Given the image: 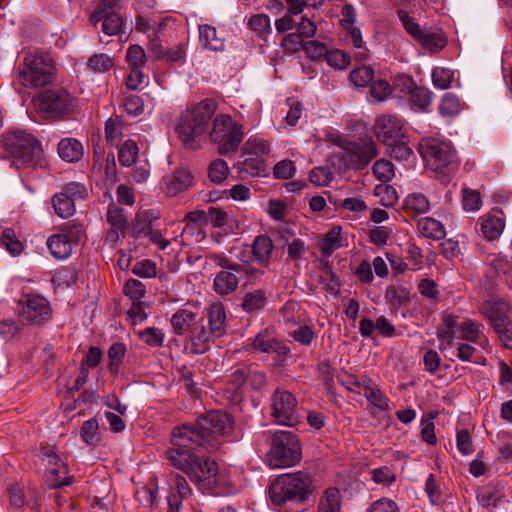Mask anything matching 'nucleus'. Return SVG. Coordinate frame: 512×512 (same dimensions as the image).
<instances>
[{"mask_svg": "<svg viewBox=\"0 0 512 512\" xmlns=\"http://www.w3.org/2000/svg\"><path fill=\"white\" fill-rule=\"evenodd\" d=\"M209 329L218 338L226 333V311L222 303H212L205 311Z\"/></svg>", "mask_w": 512, "mask_h": 512, "instance_id": "obj_23", "label": "nucleus"}, {"mask_svg": "<svg viewBox=\"0 0 512 512\" xmlns=\"http://www.w3.org/2000/svg\"><path fill=\"white\" fill-rule=\"evenodd\" d=\"M67 467H51L45 473V483L51 489L68 486L71 484L72 477L68 476Z\"/></svg>", "mask_w": 512, "mask_h": 512, "instance_id": "obj_29", "label": "nucleus"}, {"mask_svg": "<svg viewBox=\"0 0 512 512\" xmlns=\"http://www.w3.org/2000/svg\"><path fill=\"white\" fill-rule=\"evenodd\" d=\"M341 493L337 488H328L320 497L317 512H340Z\"/></svg>", "mask_w": 512, "mask_h": 512, "instance_id": "obj_28", "label": "nucleus"}, {"mask_svg": "<svg viewBox=\"0 0 512 512\" xmlns=\"http://www.w3.org/2000/svg\"><path fill=\"white\" fill-rule=\"evenodd\" d=\"M57 194L58 195H65L69 199H71L72 202L75 203L76 200H83V199L86 198V196H87V189L82 184H79V183H76V182H71V183L66 184L62 188V191L57 193Z\"/></svg>", "mask_w": 512, "mask_h": 512, "instance_id": "obj_55", "label": "nucleus"}, {"mask_svg": "<svg viewBox=\"0 0 512 512\" xmlns=\"http://www.w3.org/2000/svg\"><path fill=\"white\" fill-rule=\"evenodd\" d=\"M511 311L512 304L503 298L487 299L479 307V312L489 321L493 330L511 320Z\"/></svg>", "mask_w": 512, "mask_h": 512, "instance_id": "obj_18", "label": "nucleus"}, {"mask_svg": "<svg viewBox=\"0 0 512 512\" xmlns=\"http://www.w3.org/2000/svg\"><path fill=\"white\" fill-rule=\"evenodd\" d=\"M126 354V346L123 343L116 342L108 350V370L111 374L116 375L119 372L120 365Z\"/></svg>", "mask_w": 512, "mask_h": 512, "instance_id": "obj_37", "label": "nucleus"}, {"mask_svg": "<svg viewBox=\"0 0 512 512\" xmlns=\"http://www.w3.org/2000/svg\"><path fill=\"white\" fill-rule=\"evenodd\" d=\"M120 9V0H100L89 21L94 27L102 21L103 33L108 36L117 35L124 32V20L118 13Z\"/></svg>", "mask_w": 512, "mask_h": 512, "instance_id": "obj_15", "label": "nucleus"}, {"mask_svg": "<svg viewBox=\"0 0 512 512\" xmlns=\"http://www.w3.org/2000/svg\"><path fill=\"white\" fill-rule=\"evenodd\" d=\"M58 154L64 161L77 162L83 156V146L74 138H65L58 143Z\"/></svg>", "mask_w": 512, "mask_h": 512, "instance_id": "obj_26", "label": "nucleus"}, {"mask_svg": "<svg viewBox=\"0 0 512 512\" xmlns=\"http://www.w3.org/2000/svg\"><path fill=\"white\" fill-rule=\"evenodd\" d=\"M247 383L251 389L260 392L267 385V375L264 371L248 366Z\"/></svg>", "mask_w": 512, "mask_h": 512, "instance_id": "obj_58", "label": "nucleus"}, {"mask_svg": "<svg viewBox=\"0 0 512 512\" xmlns=\"http://www.w3.org/2000/svg\"><path fill=\"white\" fill-rule=\"evenodd\" d=\"M461 111V103L459 98L452 94L446 93L442 97L439 105V112L444 117L456 116Z\"/></svg>", "mask_w": 512, "mask_h": 512, "instance_id": "obj_41", "label": "nucleus"}, {"mask_svg": "<svg viewBox=\"0 0 512 512\" xmlns=\"http://www.w3.org/2000/svg\"><path fill=\"white\" fill-rule=\"evenodd\" d=\"M18 317L22 324L42 325L52 318V308L45 297L24 294L18 301Z\"/></svg>", "mask_w": 512, "mask_h": 512, "instance_id": "obj_12", "label": "nucleus"}, {"mask_svg": "<svg viewBox=\"0 0 512 512\" xmlns=\"http://www.w3.org/2000/svg\"><path fill=\"white\" fill-rule=\"evenodd\" d=\"M463 193V208L466 211H477L480 209L482 201L480 193L476 190L464 188Z\"/></svg>", "mask_w": 512, "mask_h": 512, "instance_id": "obj_63", "label": "nucleus"}, {"mask_svg": "<svg viewBox=\"0 0 512 512\" xmlns=\"http://www.w3.org/2000/svg\"><path fill=\"white\" fill-rule=\"evenodd\" d=\"M242 170L252 176H259L265 172L266 166L263 158L244 156Z\"/></svg>", "mask_w": 512, "mask_h": 512, "instance_id": "obj_53", "label": "nucleus"}, {"mask_svg": "<svg viewBox=\"0 0 512 512\" xmlns=\"http://www.w3.org/2000/svg\"><path fill=\"white\" fill-rule=\"evenodd\" d=\"M107 222L111 225L112 228L121 229L123 233L127 228L128 221L123 213V209L111 204L107 210Z\"/></svg>", "mask_w": 512, "mask_h": 512, "instance_id": "obj_50", "label": "nucleus"}, {"mask_svg": "<svg viewBox=\"0 0 512 512\" xmlns=\"http://www.w3.org/2000/svg\"><path fill=\"white\" fill-rule=\"evenodd\" d=\"M419 153L427 165L438 173L448 175L458 168L457 152L448 142L435 138L425 139L419 143Z\"/></svg>", "mask_w": 512, "mask_h": 512, "instance_id": "obj_10", "label": "nucleus"}, {"mask_svg": "<svg viewBox=\"0 0 512 512\" xmlns=\"http://www.w3.org/2000/svg\"><path fill=\"white\" fill-rule=\"evenodd\" d=\"M247 374L248 365L240 364L234 366L228 376L227 384L232 386L234 393L239 397H241V389L243 385L247 382Z\"/></svg>", "mask_w": 512, "mask_h": 512, "instance_id": "obj_35", "label": "nucleus"}, {"mask_svg": "<svg viewBox=\"0 0 512 512\" xmlns=\"http://www.w3.org/2000/svg\"><path fill=\"white\" fill-rule=\"evenodd\" d=\"M313 492L312 479L303 471L277 476L269 486V498L283 512H296L292 506L306 501Z\"/></svg>", "mask_w": 512, "mask_h": 512, "instance_id": "obj_4", "label": "nucleus"}, {"mask_svg": "<svg viewBox=\"0 0 512 512\" xmlns=\"http://www.w3.org/2000/svg\"><path fill=\"white\" fill-rule=\"evenodd\" d=\"M364 396L373 406L384 411L389 409L388 398L384 396L380 389L376 385H373V383L366 386Z\"/></svg>", "mask_w": 512, "mask_h": 512, "instance_id": "obj_47", "label": "nucleus"}, {"mask_svg": "<svg viewBox=\"0 0 512 512\" xmlns=\"http://www.w3.org/2000/svg\"><path fill=\"white\" fill-rule=\"evenodd\" d=\"M192 343L191 352L194 354H203L210 349V342L218 338L205 325V318L201 317L192 332L189 334Z\"/></svg>", "mask_w": 512, "mask_h": 512, "instance_id": "obj_19", "label": "nucleus"}, {"mask_svg": "<svg viewBox=\"0 0 512 512\" xmlns=\"http://www.w3.org/2000/svg\"><path fill=\"white\" fill-rule=\"evenodd\" d=\"M341 227L335 226L322 239L320 251L324 257H330L334 250L340 248L341 244Z\"/></svg>", "mask_w": 512, "mask_h": 512, "instance_id": "obj_33", "label": "nucleus"}, {"mask_svg": "<svg viewBox=\"0 0 512 512\" xmlns=\"http://www.w3.org/2000/svg\"><path fill=\"white\" fill-rule=\"evenodd\" d=\"M385 298L392 306L399 307L410 300V293L404 287L390 285L386 289Z\"/></svg>", "mask_w": 512, "mask_h": 512, "instance_id": "obj_44", "label": "nucleus"}, {"mask_svg": "<svg viewBox=\"0 0 512 512\" xmlns=\"http://www.w3.org/2000/svg\"><path fill=\"white\" fill-rule=\"evenodd\" d=\"M429 208L430 202L422 193L409 194L403 203V209L411 214H424L428 212Z\"/></svg>", "mask_w": 512, "mask_h": 512, "instance_id": "obj_31", "label": "nucleus"}, {"mask_svg": "<svg viewBox=\"0 0 512 512\" xmlns=\"http://www.w3.org/2000/svg\"><path fill=\"white\" fill-rule=\"evenodd\" d=\"M454 80V73L447 68L436 67L432 71L433 84L440 89H447Z\"/></svg>", "mask_w": 512, "mask_h": 512, "instance_id": "obj_52", "label": "nucleus"}, {"mask_svg": "<svg viewBox=\"0 0 512 512\" xmlns=\"http://www.w3.org/2000/svg\"><path fill=\"white\" fill-rule=\"evenodd\" d=\"M251 253L258 264L267 267L274 255L272 239L267 235L256 236L251 244Z\"/></svg>", "mask_w": 512, "mask_h": 512, "instance_id": "obj_22", "label": "nucleus"}, {"mask_svg": "<svg viewBox=\"0 0 512 512\" xmlns=\"http://www.w3.org/2000/svg\"><path fill=\"white\" fill-rule=\"evenodd\" d=\"M85 237V228L80 223H67L60 228L59 233L51 235L47 246L56 259H66L81 239Z\"/></svg>", "mask_w": 512, "mask_h": 512, "instance_id": "obj_14", "label": "nucleus"}, {"mask_svg": "<svg viewBox=\"0 0 512 512\" xmlns=\"http://www.w3.org/2000/svg\"><path fill=\"white\" fill-rule=\"evenodd\" d=\"M418 41L429 49H441L446 45V39L444 37L429 31H423Z\"/></svg>", "mask_w": 512, "mask_h": 512, "instance_id": "obj_62", "label": "nucleus"}, {"mask_svg": "<svg viewBox=\"0 0 512 512\" xmlns=\"http://www.w3.org/2000/svg\"><path fill=\"white\" fill-rule=\"evenodd\" d=\"M271 417L280 425L294 426L300 422L298 401L284 388H277L270 397Z\"/></svg>", "mask_w": 512, "mask_h": 512, "instance_id": "obj_13", "label": "nucleus"}, {"mask_svg": "<svg viewBox=\"0 0 512 512\" xmlns=\"http://www.w3.org/2000/svg\"><path fill=\"white\" fill-rule=\"evenodd\" d=\"M216 109L217 103L213 99H205L181 113L175 130L186 148L196 150L208 138Z\"/></svg>", "mask_w": 512, "mask_h": 512, "instance_id": "obj_3", "label": "nucleus"}, {"mask_svg": "<svg viewBox=\"0 0 512 512\" xmlns=\"http://www.w3.org/2000/svg\"><path fill=\"white\" fill-rule=\"evenodd\" d=\"M326 61L329 66L336 69H345L350 63V56L339 49L331 50L326 56Z\"/></svg>", "mask_w": 512, "mask_h": 512, "instance_id": "obj_56", "label": "nucleus"}, {"mask_svg": "<svg viewBox=\"0 0 512 512\" xmlns=\"http://www.w3.org/2000/svg\"><path fill=\"white\" fill-rule=\"evenodd\" d=\"M239 280L237 276L230 271H220L216 274L213 281L214 291L221 296H226L238 288Z\"/></svg>", "mask_w": 512, "mask_h": 512, "instance_id": "obj_24", "label": "nucleus"}, {"mask_svg": "<svg viewBox=\"0 0 512 512\" xmlns=\"http://www.w3.org/2000/svg\"><path fill=\"white\" fill-rule=\"evenodd\" d=\"M252 346L255 350L273 354V365L276 367L285 366L287 359L291 356L290 348L282 340L269 335L266 331L259 332L255 336Z\"/></svg>", "mask_w": 512, "mask_h": 512, "instance_id": "obj_16", "label": "nucleus"}, {"mask_svg": "<svg viewBox=\"0 0 512 512\" xmlns=\"http://www.w3.org/2000/svg\"><path fill=\"white\" fill-rule=\"evenodd\" d=\"M269 152L270 146L268 142L263 139L250 138L242 147V156L262 158L263 156L269 154Z\"/></svg>", "mask_w": 512, "mask_h": 512, "instance_id": "obj_34", "label": "nucleus"}, {"mask_svg": "<svg viewBox=\"0 0 512 512\" xmlns=\"http://www.w3.org/2000/svg\"><path fill=\"white\" fill-rule=\"evenodd\" d=\"M302 456L298 436L291 431H277L270 441L267 461L273 468H286L300 462Z\"/></svg>", "mask_w": 512, "mask_h": 512, "instance_id": "obj_7", "label": "nucleus"}, {"mask_svg": "<svg viewBox=\"0 0 512 512\" xmlns=\"http://www.w3.org/2000/svg\"><path fill=\"white\" fill-rule=\"evenodd\" d=\"M132 273L142 278H153L157 274L156 264L149 259L138 261L134 264Z\"/></svg>", "mask_w": 512, "mask_h": 512, "instance_id": "obj_57", "label": "nucleus"}, {"mask_svg": "<svg viewBox=\"0 0 512 512\" xmlns=\"http://www.w3.org/2000/svg\"><path fill=\"white\" fill-rule=\"evenodd\" d=\"M140 338L149 346L161 347L164 342V334L156 327H148L139 332Z\"/></svg>", "mask_w": 512, "mask_h": 512, "instance_id": "obj_54", "label": "nucleus"}, {"mask_svg": "<svg viewBox=\"0 0 512 512\" xmlns=\"http://www.w3.org/2000/svg\"><path fill=\"white\" fill-rule=\"evenodd\" d=\"M99 425L95 417L85 421L80 429L81 439L88 445H96L99 440Z\"/></svg>", "mask_w": 512, "mask_h": 512, "instance_id": "obj_39", "label": "nucleus"}, {"mask_svg": "<svg viewBox=\"0 0 512 512\" xmlns=\"http://www.w3.org/2000/svg\"><path fill=\"white\" fill-rule=\"evenodd\" d=\"M194 177L190 170L179 168L164 178L166 193L175 196L187 190L193 184Z\"/></svg>", "mask_w": 512, "mask_h": 512, "instance_id": "obj_21", "label": "nucleus"}, {"mask_svg": "<svg viewBox=\"0 0 512 512\" xmlns=\"http://www.w3.org/2000/svg\"><path fill=\"white\" fill-rule=\"evenodd\" d=\"M201 317L187 308L178 309L171 317L173 333L177 336H189Z\"/></svg>", "mask_w": 512, "mask_h": 512, "instance_id": "obj_20", "label": "nucleus"}, {"mask_svg": "<svg viewBox=\"0 0 512 512\" xmlns=\"http://www.w3.org/2000/svg\"><path fill=\"white\" fill-rule=\"evenodd\" d=\"M171 445L165 452L171 465L185 473L190 481L202 490H212L218 486L217 463L196 452L203 448L202 445H187L186 447Z\"/></svg>", "mask_w": 512, "mask_h": 512, "instance_id": "obj_2", "label": "nucleus"}, {"mask_svg": "<svg viewBox=\"0 0 512 512\" xmlns=\"http://www.w3.org/2000/svg\"><path fill=\"white\" fill-rule=\"evenodd\" d=\"M126 60L129 67H141L145 63L146 53L140 45L132 44L127 50Z\"/></svg>", "mask_w": 512, "mask_h": 512, "instance_id": "obj_59", "label": "nucleus"}, {"mask_svg": "<svg viewBox=\"0 0 512 512\" xmlns=\"http://www.w3.org/2000/svg\"><path fill=\"white\" fill-rule=\"evenodd\" d=\"M87 65L94 72H106L114 66V58L104 53L94 54L89 58Z\"/></svg>", "mask_w": 512, "mask_h": 512, "instance_id": "obj_48", "label": "nucleus"}, {"mask_svg": "<svg viewBox=\"0 0 512 512\" xmlns=\"http://www.w3.org/2000/svg\"><path fill=\"white\" fill-rule=\"evenodd\" d=\"M34 106L43 119L59 120L73 113L75 98L63 88L46 89L33 98Z\"/></svg>", "mask_w": 512, "mask_h": 512, "instance_id": "obj_8", "label": "nucleus"}, {"mask_svg": "<svg viewBox=\"0 0 512 512\" xmlns=\"http://www.w3.org/2000/svg\"><path fill=\"white\" fill-rule=\"evenodd\" d=\"M410 103L413 106L418 107L420 110H425L428 106H430L432 102V94L431 92L422 86H416L411 93L409 94Z\"/></svg>", "mask_w": 512, "mask_h": 512, "instance_id": "obj_43", "label": "nucleus"}, {"mask_svg": "<svg viewBox=\"0 0 512 512\" xmlns=\"http://www.w3.org/2000/svg\"><path fill=\"white\" fill-rule=\"evenodd\" d=\"M56 66L49 53L29 51L18 67L21 84L27 88L45 87L56 81Z\"/></svg>", "mask_w": 512, "mask_h": 512, "instance_id": "obj_5", "label": "nucleus"}, {"mask_svg": "<svg viewBox=\"0 0 512 512\" xmlns=\"http://www.w3.org/2000/svg\"><path fill=\"white\" fill-rule=\"evenodd\" d=\"M419 233L429 239L439 241L446 235L443 224L431 217L421 218L417 223Z\"/></svg>", "mask_w": 512, "mask_h": 512, "instance_id": "obj_25", "label": "nucleus"}, {"mask_svg": "<svg viewBox=\"0 0 512 512\" xmlns=\"http://www.w3.org/2000/svg\"><path fill=\"white\" fill-rule=\"evenodd\" d=\"M124 293L132 301L140 300L146 293V287L137 279H129L124 285Z\"/></svg>", "mask_w": 512, "mask_h": 512, "instance_id": "obj_60", "label": "nucleus"}, {"mask_svg": "<svg viewBox=\"0 0 512 512\" xmlns=\"http://www.w3.org/2000/svg\"><path fill=\"white\" fill-rule=\"evenodd\" d=\"M372 171L374 176L382 183H387L394 177V166L388 160H377L372 166Z\"/></svg>", "mask_w": 512, "mask_h": 512, "instance_id": "obj_49", "label": "nucleus"}, {"mask_svg": "<svg viewBox=\"0 0 512 512\" xmlns=\"http://www.w3.org/2000/svg\"><path fill=\"white\" fill-rule=\"evenodd\" d=\"M5 150L17 168L43 166L41 143L26 132H13L5 139Z\"/></svg>", "mask_w": 512, "mask_h": 512, "instance_id": "obj_6", "label": "nucleus"}, {"mask_svg": "<svg viewBox=\"0 0 512 512\" xmlns=\"http://www.w3.org/2000/svg\"><path fill=\"white\" fill-rule=\"evenodd\" d=\"M138 146L135 141L127 140L120 147L118 152V160L122 166L130 167L133 165L138 156Z\"/></svg>", "mask_w": 512, "mask_h": 512, "instance_id": "obj_36", "label": "nucleus"}, {"mask_svg": "<svg viewBox=\"0 0 512 512\" xmlns=\"http://www.w3.org/2000/svg\"><path fill=\"white\" fill-rule=\"evenodd\" d=\"M409 138L408 136H404V139H400L399 141H395V143H390L391 145H386L389 148V152L392 158L397 160H407L412 154L411 148L408 146Z\"/></svg>", "mask_w": 512, "mask_h": 512, "instance_id": "obj_51", "label": "nucleus"}, {"mask_svg": "<svg viewBox=\"0 0 512 512\" xmlns=\"http://www.w3.org/2000/svg\"><path fill=\"white\" fill-rule=\"evenodd\" d=\"M266 304L265 292L261 289L248 292L244 295L241 307L247 313H255L264 308Z\"/></svg>", "mask_w": 512, "mask_h": 512, "instance_id": "obj_32", "label": "nucleus"}, {"mask_svg": "<svg viewBox=\"0 0 512 512\" xmlns=\"http://www.w3.org/2000/svg\"><path fill=\"white\" fill-rule=\"evenodd\" d=\"M232 429L229 415L222 411H209L198 417L193 425L173 428L171 444L186 447L202 445L203 449L212 451L219 445V437L227 435Z\"/></svg>", "mask_w": 512, "mask_h": 512, "instance_id": "obj_1", "label": "nucleus"}, {"mask_svg": "<svg viewBox=\"0 0 512 512\" xmlns=\"http://www.w3.org/2000/svg\"><path fill=\"white\" fill-rule=\"evenodd\" d=\"M503 347L512 350V320L494 329Z\"/></svg>", "mask_w": 512, "mask_h": 512, "instance_id": "obj_64", "label": "nucleus"}, {"mask_svg": "<svg viewBox=\"0 0 512 512\" xmlns=\"http://www.w3.org/2000/svg\"><path fill=\"white\" fill-rule=\"evenodd\" d=\"M505 226L501 217L494 214H487L481 217L480 231L488 240H495L500 236Z\"/></svg>", "mask_w": 512, "mask_h": 512, "instance_id": "obj_27", "label": "nucleus"}, {"mask_svg": "<svg viewBox=\"0 0 512 512\" xmlns=\"http://www.w3.org/2000/svg\"><path fill=\"white\" fill-rule=\"evenodd\" d=\"M374 77V70L366 65L354 68L349 75L351 82L357 87L367 86Z\"/></svg>", "mask_w": 512, "mask_h": 512, "instance_id": "obj_45", "label": "nucleus"}, {"mask_svg": "<svg viewBox=\"0 0 512 512\" xmlns=\"http://www.w3.org/2000/svg\"><path fill=\"white\" fill-rule=\"evenodd\" d=\"M52 204L55 213L61 218H69L75 213V203L65 195L55 194Z\"/></svg>", "mask_w": 512, "mask_h": 512, "instance_id": "obj_38", "label": "nucleus"}, {"mask_svg": "<svg viewBox=\"0 0 512 512\" xmlns=\"http://www.w3.org/2000/svg\"><path fill=\"white\" fill-rule=\"evenodd\" d=\"M248 26L255 31L260 38H265L267 34L272 32L270 18L266 14L252 15L248 20Z\"/></svg>", "mask_w": 512, "mask_h": 512, "instance_id": "obj_40", "label": "nucleus"}, {"mask_svg": "<svg viewBox=\"0 0 512 512\" xmlns=\"http://www.w3.org/2000/svg\"><path fill=\"white\" fill-rule=\"evenodd\" d=\"M229 174V167L225 160L215 159L208 167V177L213 183L223 182Z\"/></svg>", "mask_w": 512, "mask_h": 512, "instance_id": "obj_46", "label": "nucleus"}, {"mask_svg": "<svg viewBox=\"0 0 512 512\" xmlns=\"http://www.w3.org/2000/svg\"><path fill=\"white\" fill-rule=\"evenodd\" d=\"M304 51L306 52L308 57L314 60L326 58L329 52L326 45L317 40L307 41L304 46Z\"/></svg>", "mask_w": 512, "mask_h": 512, "instance_id": "obj_61", "label": "nucleus"}, {"mask_svg": "<svg viewBox=\"0 0 512 512\" xmlns=\"http://www.w3.org/2000/svg\"><path fill=\"white\" fill-rule=\"evenodd\" d=\"M199 40L205 48L212 51H222L224 49V41L217 36L216 28L213 26L200 25Z\"/></svg>", "mask_w": 512, "mask_h": 512, "instance_id": "obj_30", "label": "nucleus"}, {"mask_svg": "<svg viewBox=\"0 0 512 512\" xmlns=\"http://www.w3.org/2000/svg\"><path fill=\"white\" fill-rule=\"evenodd\" d=\"M243 137V125L234 121L230 115L219 114L212 120L208 138L217 145L219 154H235Z\"/></svg>", "mask_w": 512, "mask_h": 512, "instance_id": "obj_9", "label": "nucleus"}, {"mask_svg": "<svg viewBox=\"0 0 512 512\" xmlns=\"http://www.w3.org/2000/svg\"><path fill=\"white\" fill-rule=\"evenodd\" d=\"M334 143L341 148L338 157L347 169L363 170L378 155L375 142L368 136L359 141L338 138Z\"/></svg>", "mask_w": 512, "mask_h": 512, "instance_id": "obj_11", "label": "nucleus"}, {"mask_svg": "<svg viewBox=\"0 0 512 512\" xmlns=\"http://www.w3.org/2000/svg\"><path fill=\"white\" fill-rule=\"evenodd\" d=\"M374 133L379 142L391 145L406 136V129L400 119L394 115H383L377 118Z\"/></svg>", "mask_w": 512, "mask_h": 512, "instance_id": "obj_17", "label": "nucleus"}, {"mask_svg": "<svg viewBox=\"0 0 512 512\" xmlns=\"http://www.w3.org/2000/svg\"><path fill=\"white\" fill-rule=\"evenodd\" d=\"M0 243L13 255H19L23 250V245L17 239L12 228H5L1 231Z\"/></svg>", "mask_w": 512, "mask_h": 512, "instance_id": "obj_42", "label": "nucleus"}]
</instances>
